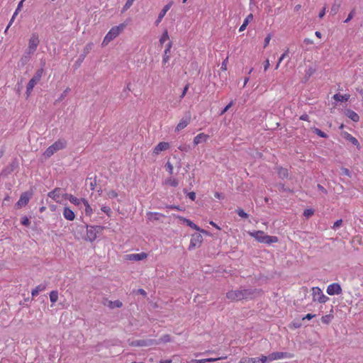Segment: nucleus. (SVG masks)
<instances>
[{"instance_id": "f257e3e1", "label": "nucleus", "mask_w": 363, "mask_h": 363, "mask_svg": "<svg viewBox=\"0 0 363 363\" xmlns=\"http://www.w3.org/2000/svg\"><path fill=\"white\" fill-rule=\"evenodd\" d=\"M39 43L40 40L38 35L37 33H33L28 42L26 55H25L21 59L24 62H27L29 60V55L33 54L35 52Z\"/></svg>"}, {"instance_id": "f03ea898", "label": "nucleus", "mask_w": 363, "mask_h": 363, "mask_svg": "<svg viewBox=\"0 0 363 363\" xmlns=\"http://www.w3.org/2000/svg\"><path fill=\"white\" fill-rule=\"evenodd\" d=\"M250 235L255 238L257 241L266 244H272L278 242L277 236H269L266 235L263 231L257 230L250 233Z\"/></svg>"}, {"instance_id": "7ed1b4c3", "label": "nucleus", "mask_w": 363, "mask_h": 363, "mask_svg": "<svg viewBox=\"0 0 363 363\" xmlns=\"http://www.w3.org/2000/svg\"><path fill=\"white\" fill-rule=\"evenodd\" d=\"M125 25L124 23H121L118 26L113 27L104 37L102 42V45L106 46L108 45L112 40H113L120 34V33L125 28Z\"/></svg>"}, {"instance_id": "20e7f679", "label": "nucleus", "mask_w": 363, "mask_h": 363, "mask_svg": "<svg viewBox=\"0 0 363 363\" xmlns=\"http://www.w3.org/2000/svg\"><path fill=\"white\" fill-rule=\"evenodd\" d=\"M67 145V142L65 140H58L54 143L52 145L47 148L44 155L46 157H50L55 152L60 150H62Z\"/></svg>"}, {"instance_id": "39448f33", "label": "nucleus", "mask_w": 363, "mask_h": 363, "mask_svg": "<svg viewBox=\"0 0 363 363\" xmlns=\"http://www.w3.org/2000/svg\"><path fill=\"white\" fill-rule=\"evenodd\" d=\"M104 229V227L99 226V225H95V226H88L86 227V237L87 239L93 242L97 238V234L100 233L101 230Z\"/></svg>"}, {"instance_id": "423d86ee", "label": "nucleus", "mask_w": 363, "mask_h": 363, "mask_svg": "<svg viewBox=\"0 0 363 363\" xmlns=\"http://www.w3.org/2000/svg\"><path fill=\"white\" fill-rule=\"evenodd\" d=\"M128 343L132 347H148L152 345H159V342L156 340H128Z\"/></svg>"}, {"instance_id": "0eeeda50", "label": "nucleus", "mask_w": 363, "mask_h": 363, "mask_svg": "<svg viewBox=\"0 0 363 363\" xmlns=\"http://www.w3.org/2000/svg\"><path fill=\"white\" fill-rule=\"evenodd\" d=\"M313 301H318L319 303H325L328 300L327 297L318 287L312 288Z\"/></svg>"}, {"instance_id": "6e6552de", "label": "nucleus", "mask_w": 363, "mask_h": 363, "mask_svg": "<svg viewBox=\"0 0 363 363\" xmlns=\"http://www.w3.org/2000/svg\"><path fill=\"white\" fill-rule=\"evenodd\" d=\"M261 291L257 289H242L243 299H252L260 295Z\"/></svg>"}, {"instance_id": "1a4fd4ad", "label": "nucleus", "mask_w": 363, "mask_h": 363, "mask_svg": "<svg viewBox=\"0 0 363 363\" xmlns=\"http://www.w3.org/2000/svg\"><path fill=\"white\" fill-rule=\"evenodd\" d=\"M226 297L233 301L243 300L242 289L228 291L226 294Z\"/></svg>"}, {"instance_id": "9d476101", "label": "nucleus", "mask_w": 363, "mask_h": 363, "mask_svg": "<svg viewBox=\"0 0 363 363\" xmlns=\"http://www.w3.org/2000/svg\"><path fill=\"white\" fill-rule=\"evenodd\" d=\"M203 240L202 236L199 233H194L191 235L190 240L189 250L198 247L200 246Z\"/></svg>"}, {"instance_id": "9b49d317", "label": "nucleus", "mask_w": 363, "mask_h": 363, "mask_svg": "<svg viewBox=\"0 0 363 363\" xmlns=\"http://www.w3.org/2000/svg\"><path fill=\"white\" fill-rule=\"evenodd\" d=\"M291 356L288 352H275L271 353L268 355L269 362H272L277 359H284V358H290Z\"/></svg>"}, {"instance_id": "f8f14e48", "label": "nucleus", "mask_w": 363, "mask_h": 363, "mask_svg": "<svg viewBox=\"0 0 363 363\" xmlns=\"http://www.w3.org/2000/svg\"><path fill=\"white\" fill-rule=\"evenodd\" d=\"M32 196V194L30 192H24L21 194L18 201L16 203L17 208H21L23 206H25L28 203L29 200L30 199Z\"/></svg>"}, {"instance_id": "ddd939ff", "label": "nucleus", "mask_w": 363, "mask_h": 363, "mask_svg": "<svg viewBox=\"0 0 363 363\" xmlns=\"http://www.w3.org/2000/svg\"><path fill=\"white\" fill-rule=\"evenodd\" d=\"M327 293L330 295H339L342 293V288L337 283L330 284L327 288Z\"/></svg>"}, {"instance_id": "4468645a", "label": "nucleus", "mask_w": 363, "mask_h": 363, "mask_svg": "<svg viewBox=\"0 0 363 363\" xmlns=\"http://www.w3.org/2000/svg\"><path fill=\"white\" fill-rule=\"evenodd\" d=\"M191 121V115L188 113L184 118H182L179 123L177 124L175 131L179 132L186 128Z\"/></svg>"}, {"instance_id": "2eb2a0df", "label": "nucleus", "mask_w": 363, "mask_h": 363, "mask_svg": "<svg viewBox=\"0 0 363 363\" xmlns=\"http://www.w3.org/2000/svg\"><path fill=\"white\" fill-rule=\"evenodd\" d=\"M62 191L60 188H55L53 191L48 193V196L52 198L56 202H60L61 196L64 197Z\"/></svg>"}, {"instance_id": "dca6fc26", "label": "nucleus", "mask_w": 363, "mask_h": 363, "mask_svg": "<svg viewBox=\"0 0 363 363\" xmlns=\"http://www.w3.org/2000/svg\"><path fill=\"white\" fill-rule=\"evenodd\" d=\"M172 4H173V1H170L169 4H167V5H165L164 6V8L162 9L160 13H159L157 19L155 21L156 26H157L161 22V21L165 16L166 13L170 9Z\"/></svg>"}, {"instance_id": "f3484780", "label": "nucleus", "mask_w": 363, "mask_h": 363, "mask_svg": "<svg viewBox=\"0 0 363 363\" xmlns=\"http://www.w3.org/2000/svg\"><path fill=\"white\" fill-rule=\"evenodd\" d=\"M209 138V135L205 133H199L194 139V146L198 145L200 143H206Z\"/></svg>"}, {"instance_id": "a211bd4d", "label": "nucleus", "mask_w": 363, "mask_h": 363, "mask_svg": "<svg viewBox=\"0 0 363 363\" xmlns=\"http://www.w3.org/2000/svg\"><path fill=\"white\" fill-rule=\"evenodd\" d=\"M169 145L166 142H160L158 145H157L153 150V152L155 155L160 154L162 151L166 150L169 148Z\"/></svg>"}, {"instance_id": "6ab92c4d", "label": "nucleus", "mask_w": 363, "mask_h": 363, "mask_svg": "<svg viewBox=\"0 0 363 363\" xmlns=\"http://www.w3.org/2000/svg\"><path fill=\"white\" fill-rule=\"evenodd\" d=\"M172 45V42H169L166 45V48L164 50L163 58H162L163 64H166L170 58V50H171Z\"/></svg>"}, {"instance_id": "aec40b11", "label": "nucleus", "mask_w": 363, "mask_h": 363, "mask_svg": "<svg viewBox=\"0 0 363 363\" xmlns=\"http://www.w3.org/2000/svg\"><path fill=\"white\" fill-rule=\"evenodd\" d=\"M128 259L133 261H140L145 259L147 257V254L145 252H141L139 254H130L127 255Z\"/></svg>"}, {"instance_id": "412c9836", "label": "nucleus", "mask_w": 363, "mask_h": 363, "mask_svg": "<svg viewBox=\"0 0 363 363\" xmlns=\"http://www.w3.org/2000/svg\"><path fill=\"white\" fill-rule=\"evenodd\" d=\"M63 216L65 219L68 220H74L75 218V214L72 210L68 207H65L63 210Z\"/></svg>"}, {"instance_id": "4be33fe9", "label": "nucleus", "mask_w": 363, "mask_h": 363, "mask_svg": "<svg viewBox=\"0 0 363 363\" xmlns=\"http://www.w3.org/2000/svg\"><path fill=\"white\" fill-rule=\"evenodd\" d=\"M269 362L268 356L262 355L259 357L250 358L248 363H266Z\"/></svg>"}, {"instance_id": "5701e85b", "label": "nucleus", "mask_w": 363, "mask_h": 363, "mask_svg": "<svg viewBox=\"0 0 363 363\" xmlns=\"http://www.w3.org/2000/svg\"><path fill=\"white\" fill-rule=\"evenodd\" d=\"M64 198L65 199H69L72 203L76 206H79L81 203H82V199H79L72 194H65Z\"/></svg>"}, {"instance_id": "b1692460", "label": "nucleus", "mask_w": 363, "mask_h": 363, "mask_svg": "<svg viewBox=\"0 0 363 363\" xmlns=\"http://www.w3.org/2000/svg\"><path fill=\"white\" fill-rule=\"evenodd\" d=\"M46 284H40L37 286L33 291H31L32 296H37L40 292L44 291L46 289Z\"/></svg>"}, {"instance_id": "393cba45", "label": "nucleus", "mask_w": 363, "mask_h": 363, "mask_svg": "<svg viewBox=\"0 0 363 363\" xmlns=\"http://www.w3.org/2000/svg\"><path fill=\"white\" fill-rule=\"evenodd\" d=\"M346 116L354 122H357L359 120L358 114L352 110H347Z\"/></svg>"}, {"instance_id": "a878e982", "label": "nucleus", "mask_w": 363, "mask_h": 363, "mask_svg": "<svg viewBox=\"0 0 363 363\" xmlns=\"http://www.w3.org/2000/svg\"><path fill=\"white\" fill-rule=\"evenodd\" d=\"M253 19V15L252 13H250L246 18L244 20V22L242 24V26H240V29H239V31H243L245 30L246 27L247 26V25L249 24V23L250 21H252Z\"/></svg>"}, {"instance_id": "bb28decb", "label": "nucleus", "mask_w": 363, "mask_h": 363, "mask_svg": "<svg viewBox=\"0 0 363 363\" xmlns=\"http://www.w3.org/2000/svg\"><path fill=\"white\" fill-rule=\"evenodd\" d=\"M344 135H345V138L346 140H347L348 141L352 143L353 145H354L355 146L359 147V143L356 138L353 137L352 135H350L348 133H345Z\"/></svg>"}, {"instance_id": "cd10ccee", "label": "nucleus", "mask_w": 363, "mask_h": 363, "mask_svg": "<svg viewBox=\"0 0 363 363\" xmlns=\"http://www.w3.org/2000/svg\"><path fill=\"white\" fill-rule=\"evenodd\" d=\"M107 302H108L107 306L110 308H121L123 306L122 302L119 300H116L114 301H107Z\"/></svg>"}, {"instance_id": "c85d7f7f", "label": "nucleus", "mask_w": 363, "mask_h": 363, "mask_svg": "<svg viewBox=\"0 0 363 363\" xmlns=\"http://www.w3.org/2000/svg\"><path fill=\"white\" fill-rule=\"evenodd\" d=\"M38 82L35 80L34 79H31L28 84H27V86H26V93L28 94H30V93L31 92V91L33 90V87L35 86V84H37Z\"/></svg>"}, {"instance_id": "c756f323", "label": "nucleus", "mask_w": 363, "mask_h": 363, "mask_svg": "<svg viewBox=\"0 0 363 363\" xmlns=\"http://www.w3.org/2000/svg\"><path fill=\"white\" fill-rule=\"evenodd\" d=\"M164 184L171 186L176 187L179 185V181L177 179L169 177L165 180Z\"/></svg>"}, {"instance_id": "7c9ffc66", "label": "nucleus", "mask_w": 363, "mask_h": 363, "mask_svg": "<svg viewBox=\"0 0 363 363\" xmlns=\"http://www.w3.org/2000/svg\"><path fill=\"white\" fill-rule=\"evenodd\" d=\"M278 174L279 177L281 179H285L289 177V172L288 169L283 167H279L278 169Z\"/></svg>"}, {"instance_id": "2f4dec72", "label": "nucleus", "mask_w": 363, "mask_h": 363, "mask_svg": "<svg viewBox=\"0 0 363 363\" xmlns=\"http://www.w3.org/2000/svg\"><path fill=\"white\" fill-rule=\"evenodd\" d=\"M18 167V163L15 161H13L9 167H7L6 169H5L4 170V172L5 174H10L11 172H12L16 167Z\"/></svg>"}, {"instance_id": "473e14b6", "label": "nucleus", "mask_w": 363, "mask_h": 363, "mask_svg": "<svg viewBox=\"0 0 363 363\" xmlns=\"http://www.w3.org/2000/svg\"><path fill=\"white\" fill-rule=\"evenodd\" d=\"M82 203L85 206V213L90 216L92 213V208L85 199H82Z\"/></svg>"}, {"instance_id": "72a5a7b5", "label": "nucleus", "mask_w": 363, "mask_h": 363, "mask_svg": "<svg viewBox=\"0 0 363 363\" xmlns=\"http://www.w3.org/2000/svg\"><path fill=\"white\" fill-rule=\"evenodd\" d=\"M226 357H219V358H208V359H196L195 360L197 363H206V362H213L218 359H225Z\"/></svg>"}, {"instance_id": "f704fd0d", "label": "nucleus", "mask_w": 363, "mask_h": 363, "mask_svg": "<svg viewBox=\"0 0 363 363\" xmlns=\"http://www.w3.org/2000/svg\"><path fill=\"white\" fill-rule=\"evenodd\" d=\"M43 72H44L43 68H40V69H38L36 71V72L35 73L34 76L33 77V79H34L35 80H36L39 82V81L40 80V79L42 77Z\"/></svg>"}, {"instance_id": "c9c22d12", "label": "nucleus", "mask_w": 363, "mask_h": 363, "mask_svg": "<svg viewBox=\"0 0 363 363\" xmlns=\"http://www.w3.org/2000/svg\"><path fill=\"white\" fill-rule=\"evenodd\" d=\"M50 301L54 303L57 302L58 299V292L57 291H52L50 294Z\"/></svg>"}, {"instance_id": "e433bc0d", "label": "nucleus", "mask_w": 363, "mask_h": 363, "mask_svg": "<svg viewBox=\"0 0 363 363\" xmlns=\"http://www.w3.org/2000/svg\"><path fill=\"white\" fill-rule=\"evenodd\" d=\"M340 7V4H336V3L333 4V5L332 6V7L330 9V13L333 16L335 15L338 12Z\"/></svg>"}, {"instance_id": "4c0bfd02", "label": "nucleus", "mask_w": 363, "mask_h": 363, "mask_svg": "<svg viewBox=\"0 0 363 363\" xmlns=\"http://www.w3.org/2000/svg\"><path fill=\"white\" fill-rule=\"evenodd\" d=\"M183 220L184 223H186V225L189 227H191V228L193 229H195L198 231L200 230V228L196 225L194 224L192 221H191L190 220L187 219V218H183Z\"/></svg>"}, {"instance_id": "58836bf2", "label": "nucleus", "mask_w": 363, "mask_h": 363, "mask_svg": "<svg viewBox=\"0 0 363 363\" xmlns=\"http://www.w3.org/2000/svg\"><path fill=\"white\" fill-rule=\"evenodd\" d=\"M334 99L335 101H347L349 99V96L347 95L335 94Z\"/></svg>"}, {"instance_id": "ea45409f", "label": "nucleus", "mask_w": 363, "mask_h": 363, "mask_svg": "<svg viewBox=\"0 0 363 363\" xmlns=\"http://www.w3.org/2000/svg\"><path fill=\"white\" fill-rule=\"evenodd\" d=\"M169 39V34H168V32L167 30H165L164 31V33H162L160 39V44H163L166 40H167Z\"/></svg>"}, {"instance_id": "a19ab883", "label": "nucleus", "mask_w": 363, "mask_h": 363, "mask_svg": "<svg viewBox=\"0 0 363 363\" xmlns=\"http://www.w3.org/2000/svg\"><path fill=\"white\" fill-rule=\"evenodd\" d=\"M313 133H315V134H317L318 136H320L321 138H328V135L326 133H325L324 132H323L322 130H320V129H318L317 128H313Z\"/></svg>"}, {"instance_id": "79ce46f5", "label": "nucleus", "mask_w": 363, "mask_h": 363, "mask_svg": "<svg viewBox=\"0 0 363 363\" xmlns=\"http://www.w3.org/2000/svg\"><path fill=\"white\" fill-rule=\"evenodd\" d=\"M332 315H325L321 318V320L323 323L328 324L333 319Z\"/></svg>"}, {"instance_id": "37998d69", "label": "nucleus", "mask_w": 363, "mask_h": 363, "mask_svg": "<svg viewBox=\"0 0 363 363\" xmlns=\"http://www.w3.org/2000/svg\"><path fill=\"white\" fill-rule=\"evenodd\" d=\"M94 44L92 43L86 44L83 50L85 55H88L89 52L92 50Z\"/></svg>"}, {"instance_id": "c03bdc74", "label": "nucleus", "mask_w": 363, "mask_h": 363, "mask_svg": "<svg viewBox=\"0 0 363 363\" xmlns=\"http://www.w3.org/2000/svg\"><path fill=\"white\" fill-rule=\"evenodd\" d=\"M135 0H127L126 3L125 4L122 12H125L127 11L133 4Z\"/></svg>"}, {"instance_id": "a18cd8bd", "label": "nucleus", "mask_w": 363, "mask_h": 363, "mask_svg": "<svg viewBox=\"0 0 363 363\" xmlns=\"http://www.w3.org/2000/svg\"><path fill=\"white\" fill-rule=\"evenodd\" d=\"M314 214V210L311 209V208H308V209H306L304 211H303V216L308 218H310L311 216H312Z\"/></svg>"}, {"instance_id": "49530a36", "label": "nucleus", "mask_w": 363, "mask_h": 363, "mask_svg": "<svg viewBox=\"0 0 363 363\" xmlns=\"http://www.w3.org/2000/svg\"><path fill=\"white\" fill-rule=\"evenodd\" d=\"M170 340H171V339H170L169 335H165L162 336L159 340H157V342H159V344H160L161 342H170Z\"/></svg>"}, {"instance_id": "de8ad7c7", "label": "nucleus", "mask_w": 363, "mask_h": 363, "mask_svg": "<svg viewBox=\"0 0 363 363\" xmlns=\"http://www.w3.org/2000/svg\"><path fill=\"white\" fill-rule=\"evenodd\" d=\"M236 212L238 214V216L242 218H248V214L246 213L242 208L237 209Z\"/></svg>"}, {"instance_id": "09e8293b", "label": "nucleus", "mask_w": 363, "mask_h": 363, "mask_svg": "<svg viewBox=\"0 0 363 363\" xmlns=\"http://www.w3.org/2000/svg\"><path fill=\"white\" fill-rule=\"evenodd\" d=\"M107 196L109 199H114L118 196V193L114 190H111L107 193Z\"/></svg>"}, {"instance_id": "8fccbe9b", "label": "nucleus", "mask_w": 363, "mask_h": 363, "mask_svg": "<svg viewBox=\"0 0 363 363\" xmlns=\"http://www.w3.org/2000/svg\"><path fill=\"white\" fill-rule=\"evenodd\" d=\"M161 215L159 214V213H150L149 215V219L150 220H157L159 219V216H160Z\"/></svg>"}, {"instance_id": "3c124183", "label": "nucleus", "mask_w": 363, "mask_h": 363, "mask_svg": "<svg viewBox=\"0 0 363 363\" xmlns=\"http://www.w3.org/2000/svg\"><path fill=\"white\" fill-rule=\"evenodd\" d=\"M166 169L168 170L169 173L170 174H173V165L169 162H167L166 163Z\"/></svg>"}, {"instance_id": "603ef678", "label": "nucleus", "mask_w": 363, "mask_h": 363, "mask_svg": "<svg viewBox=\"0 0 363 363\" xmlns=\"http://www.w3.org/2000/svg\"><path fill=\"white\" fill-rule=\"evenodd\" d=\"M342 223V219H340V220H336V221L334 223V225H333V228L334 230H336L337 228H338L339 227H340V226H341Z\"/></svg>"}, {"instance_id": "864d4df0", "label": "nucleus", "mask_w": 363, "mask_h": 363, "mask_svg": "<svg viewBox=\"0 0 363 363\" xmlns=\"http://www.w3.org/2000/svg\"><path fill=\"white\" fill-rule=\"evenodd\" d=\"M189 84H187L184 86V89H183V91H182V94H181V95H180V96H179L180 100L184 97V96L186 95V92H187V91H188V89H189Z\"/></svg>"}, {"instance_id": "5fc2aeb1", "label": "nucleus", "mask_w": 363, "mask_h": 363, "mask_svg": "<svg viewBox=\"0 0 363 363\" xmlns=\"http://www.w3.org/2000/svg\"><path fill=\"white\" fill-rule=\"evenodd\" d=\"M21 223L23 225L28 226L30 225V220L27 217H23L21 220Z\"/></svg>"}, {"instance_id": "6e6d98bb", "label": "nucleus", "mask_w": 363, "mask_h": 363, "mask_svg": "<svg viewBox=\"0 0 363 363\" xmlns=\"http://www.w3.org/2000/svg\"><path fill=\"white\" fill-rule=\"evenodd\" d=\"M354 10L353 9L348 15L347 18L345 20V23H348L354 16Z\"/></svg>"}, {"instance_id": "4d7b16f0", "label": "nucleus", "mask_w": 363, "mask_h": 363, "mask_svg": "<svg viewBox=\"0 0 363 363\" xmlns=\"http://www.w3.org/2000/svg\"><path fill=\"white\" fill-rule=\"evenodd\" d=\"M271 38H272V35L271 34H268L266 36V38L264 39V48H266L268 45V44L270 42Z\"/></svg>"}, {"instance_id": "13d9d810", "label": "nucleus", "mask_w": 363, "mask_h": 363, "mask_svg": "<svg viewBox=\"0 0 363 363\" xmlns=\"http://www.w3.org/2000/svg\"><path fill=\"white\" fill-rule=\"evenodd\" d=\"M187 196L191 201H194L196 199V194L194 192H189L187 194Z\"/></svg>"}, {"instance_id": "bf43d9fd", "label": "nucleus", "mask_w": 363, "mask_h": 363, "mask_svg": "<svg viewBox=\"0 0 363 363\" xmlns=\"http://www.w3.org/2000/svg\"><path fill=\"white\" fill-rule=\"evenodd\" d=\"M289 54V50H286L282 55L280 57V58L279 59V62H281V61L288 55Z\"/></svg>"}, {"instance_id": "052dcab7", "label": "nucleus", "mask_w": 363, "mask_h": 363, "mask_svg": "<svg viewBox=\"0 0 363 363\" xmlns=\"http://www.w3.org/2000/svg\"><path fill=\"white\" fill-rule=\"evenodd\" d=\"M101 211L106 213L107 215H109V213L111 212V208L108 206H104L101 208Z\"/></svg>"}, {"instance_id": "680f3d73", "label": "nucleus", "mask_w": 363, "mask_h": 363, "mask_svg": "<svg viewBox=\"0 0 363 363\" xmlns=\"http://www.w3.org/2000/svg\"><path fill=\"white\" fill-rule=\"evenodd\" d=\"M70 91V89L69 88H67L64 91L63 93L62 94L60 99L62 100L64 97H65L67 96V94L69 93V91Z\"/></svg>"}, {"instance_id": "e2e57ef3", "label": "nucleus", "mask_w": 363, "mask_h": 363, "mask_svg": "<svg viewBox=\"0 0 363 363\" xmlns=\"http://www.w3.org/2000/svg\"><path fill=\"white\" fill-rule=\"evenodd\" d=\"M227 63H228V58H226L223 62H222V65H221V69L223 70H226L227 69Z\"/></svg>"}, {"instance_id": "0e129e2a", "label": "nucleus", "mask_w": 363, "mask_h": 363, "mask_svg": "<svg viewBox=\"0 0 363 363\" xmlns=\"http://www.w3.org/2000/svg\"><path fill=\"white\" fill-rule=\"evenodd\" d=\"M315 316V315H314V314L308 313L305 317L303 318V320H305V319L311 320Z\"/></svg>"}, {"instance_id": "69168bd1", "label": "nucleus", "mask_w": 363, "mask_h": 363, "mask_svg": "<svg viewBox=\"0 0 363 363\" xmlns=\"http://www.w3.org/2000/svg\"><path fill=\"white\" fill-rule=\"evenodd\" d=\"M326 8L324 7L322 11L319 13V17L321 18H323L325 14Z\"/></svg>"}, {"instance_id": "338daca9", "label": "nucleus", "mask_w": 363, "mask_h": 363, "mask_svg": "<svg viewBox=\"0 0 363 363\" xmlns=\"http://www.w3.org/2000/svg\"><path fill=\"white\" fill-rule=\"evenodd\" d=\"M214 196H215L216 198H217L218 199H221L224 198L223 196L221 194L218 193V192H216L214 194Z\"/></svg>"}, {"instance_id": "774afa93", "label": "nucleus", "mask_w": 363, "mask_h": 363, "mask_svg": "<svg viewBox=\"0 0 363 363\" xmlns=\"http://www.w3.org/2000/svg\"><path fill=\"white\" fill-rule=\"evenodd\" d=\"M270 64H269V61L268 60H267L265 62H264V71H266L269 67Z\"/></svg>"}]
</instances>
